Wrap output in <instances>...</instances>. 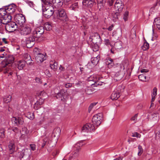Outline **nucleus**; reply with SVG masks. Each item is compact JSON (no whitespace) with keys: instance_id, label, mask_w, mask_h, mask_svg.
Here are the masks:
<instances>
[{"instance_id":"obj_7","label":"nucleus","mask_w":160,"mask_h":160,"mask_svg":"<svg viewBox=\"0 0 160 160\" xmlns=\"http://www.w3.org/2000/svg\"><path fill=\"white\" fill-rule=\"evenodd\" d=\"M102 114L101 113H98L94 115L92 119V123L96 125V126H99L101 123L102 120Z\"/></svg>"},{"instance_id":"obj_62","label":"nucleus","mask_w":160,"mask_h":160,"mask_svg":"<svg viewBox=\"0 0 160 160\" xmlns=\"http://www.w3.org/2000/svg\"><path fill=\"white\" fill-rule=\"evenodd\" d=\"M115 0H110L109 1H108V3L109 5L110 6H112Z\"/></svg>"},{"instance_id":"obj_35","label":"nucleus","mask_w":160,"mask_h":160,"mask_svg":"<svg viewBox=\"0 0 160 160\" xmlns=\"http://www.w3.org/2000/svg\"><path fill=\"white\" fill-rule=\"evenodd\" d=\"M145 42L142 46L141 47L142 49L144 51L147 50L149 48V44L147 41L145 40Z\"/></svg>"},{"instance_id":"obj_52","label":"nucleus","mask_w":160,"mask_h":160,"mask_svg":"<svg viewBox=\"0 0 160 160\" xmlns=\"http://www.w3.org/2000/svg\"><path fill=\"white\" fill-rule=\"evenodd\" d=\"M131 136L132 137H136L137 138H140L141 137V135L138 133L135 132L132 133Z\"/></svg>"},{"instance_id":"obj_53","label":"nucleus","mask_w":160,"mask_h":160,"mask_svg":"<svg viewBox=\"0 0 160 160\" xmlns=\"http://www.w3.org/2000/svg\"><path fill=\"white\" fill-rule=\"evenodd\" d=\"M22 134H27L28 133V131L27 128L26 127H24L22 128Z\"/></svg>"},{"instance_id":"obj_64","label":"nucleus","mask_w":160,"mask_h":160,"mask_svg":"<svg viewBox=\"0 0 160 160\" xmlns=\"http://www.w3.org/2000/svg\"><path fill=\"white\" fill-rule=\"evenodd\" d=\"M35 80L36 82L38 83L40 82H41V79L39 78L38 77H36L35 78Z\"/></svg>"},{"instance_id":"obj_6","label":"nucleus","mask_w":160,"mask_h":160,"mask_svg":"<svg viewBox=\"0 0 160 160\" xmlns=\"http://www.w3.org/2000/svg\"><path fill=\"white\" fill-rule=\"evenodd\" d=\"M5 24L4 29L5 30L10 32H11L15 31L18 28V25L14 22H10Z\"/></svg>"},{"instance_id":"obj_57","label":"nucleus","mask_w":160,"mask_h":160,"mask_svg":"<svg viewBox=\"0 0 160 160\" xmlns=\"http://www.w3.org/2000/svg\"><path fill=\"white\" fill-rule=\"evenodd\" d=\"M30 146L31 150L34 151L36 149V145L35 144H30Z\"/></svg>"},{"instance_id":"obj_16","label":"nucleus","mask_w":160,"mask_h":160,"mask_svg":"<svg viewBox=\"0 0 160 160\" xmlns=\"http://www.w3.org/2000/svg\"><path fill=\"white\" fill-rule=\"evenodd\" d=\"M12 121L14 126H18L19 125H22L23 123V119L20 117L16 118L13 117L12 119Z\"/></svg>"},{"instance_id":"obj_32","label":"nucleus","mask_w":160,"mask_h":160,"mask_svg":"<svg viewBox=\"0 0 160 160\" xmlns=\"http://www.w3.org/2000/svg\"><path fill=\"white\" fill-rule=\"evenodd\" d=\"M153 24L156 25L158 29L160 30V18H156L154 20Z\"/></svg>"},{"instance_id":"obj_50","label":"nucleus","mask_w":160,"mask_h":160,"mask_svg":"<svg viewBox=\"0 0 160 160\" xmlns=\"http://www.w3.org/2000/svg\"><path fill=\"white\" fill-rule=\"evenodd\" d=\"M25 2L31 8L34 7L35 5L32 2L28 0H26Z\"/></svg>"},{"instance_id":"obj_21","label":"nucleus","mask_w":160,"mask_h":160,"mask_svg":"<svg viewBox=\"0 0 160 160\" xmlns=\"http://www.w3.org/2000/svg\"><path fill=\"white\" fill-rule=\"evenodd\" d=\"M44 102V100L40 98L34 105V108L37 110L41 108L40 105L42 104Z\"/></svg>"},{"instance_id":"obj_24","label":"nucleus","mask_w":160,"mask_h":160,"mask_svg":"<svg viewBox=\"0 0 160 160\" xmlns=\"http://www.w3.org/2000/svg\"><path fill=\"white\" fill-rule=\"evenodd\" d=\"M99 57L98 56L92 58H91V65L92 67H94L98 63L99 60Z\"/></svg>"},{"instance_id":"obj_5","label":"nucleus","mask_w":160,"mask_h":160,"mask_svg":"<svg viewBox=\"0 0 160 160\" xmlns=\"http://www.w3.org/2000/svg\"><path fill=\"white\" fill-rule=\"evenodd\" d=\"M68 96V94L67 91L62 89L56 94L55 97L57 99H60L61 101L62 102H67Z\"/></svg>"},{"instance_id":"obj_40","label":"nucleus","mask_w":160,"mask_h":160,"mask_svg":"<svg viewBox=\"0 0 160 160\" xmlns=\"http://www.w3.org/2000/svg\"><path fill=\"white\" fill-rule=\"evenodd\" d=\"M78 8V3L75 2L73 4H72L70 7V9L71 10L75 11L76 9Z\"/></svg>"},{"instance_id":"obj_59","label":"nucleus","mask_w":160,"mask_h":160,"mask_svg":"<svg viewBox=\"0 0 160 160\" xmlns=\"http://www.w3.org/2000/svg\"><path fill=\"white\" fill-rule=\"evenodd\" d=\"M42 1L44 2V4H47L48 3H52V0H41Z\"/></svg>"},{"instance_id":"obj_2","label":"nucleus","mask_w":160,"mask_h":160,"mask_svg":"<svg viewBox=\"0 0 160 160\" xmlns=\"http://www.w3.org/2000/svg\"><path fill=\"white\" fill-rule=\"evenodd\" d=\"M6 55V54L5 53L0 55V58H3L5 57L3 61H2L1 62V66L2 68H5L8 65L9 67L11 66L14 60L13 56L8 55L7 57H5Z\"/></svg>"},{"instance_id":"obj_49","label":"nucleus","mask_w":160,"mask_h":160,"mask_svg":"<svg viewBox=\"0 0 160 160\" xmlns=\"http://www.w3.org/2000/svg\"><path fill=\"white\" fill-rule=\"evenodd\" d=\"M12 97L10 95H9L6 98H4L3 101L4 102L6 103H8L9 102L11 101V99Z\"/></svg>"},{"instance_id":"obj_22","label":"nucleus","mask_w":160,"mask_h":160,"mask_svg":"<svg viewBox=\"0 0 160 160\" xmlns=\"http://www.w3.org/2000/svg\"><path fill=\"white\" fill-rule=\"evenodd\" d=\"M82 142L83 141H82L80 143L77 144V145L79 147L77 148L76 152L74 153L70 157V159H72L73 158H75L78 156L79 154L78 152L79 150L80 149V146H82L83 145V144L82 143Z\"/></svg>"},{"instance_id":"obj_60","label":"nucleus","mask_w":160,"mask_h":160,"mask_svg":"<svg viewBox=\"0 0 160 160\" xmlns=\"http://www.w3.org/2000/svg\"><path fill=\"white\" fill-rule=\"evenodd\" d=\"M65 86L67 88H70L72 86V84L70 83H67L65 84Z\"/></svg>"},{"instance_id":"obj_61","label":"nucleus","mask_w":160,"mask_h":160,"mask_svg":"<svg viewBox=\"0 0 160 160\" xmlns=\"http://www.w3.org/2000/svg\"><path fill=\"white\" fill-rule=\"evenodd\" d=\"M12 130L16 133H17L18 131V129L17 127H12Z\"/></svg>"},{"instance_id":"obj_48","label":"nucleus","mask_w":160,"mask_h":160,"mask_svg":"<svg viewBox=\"0 0 160 160\" xmlns=\"http://www.w3.org/2000/svg\"><path fill=\"white\" fill-rule=\"evenodd\" d=\"M123 63L122 64H119V67L121 69H122V70H124V68H124V67H125V65H124L123 64V63H125L126 64V65L127 66L128 65V61L126 60H125L124 62H123Z\"/></svg>"},{"instance_id":"obj_20","label":"nucleus","mask_w":160,"mask_h":160,"mask_svg":"<svg viewBox=\"0 0 160 160\" xmlns=\"http://www.w3.org/2000/svg\"><path fill=\"white\" fill-rule=\"evenodd\" d=\"M91 41L92 43L94 44H99L102 42L101 38L99 35L98 34L96 36H92Z\"/></svg>"},{"instance_id":"obj_33","label":"nucleus","mask_w":160,"mask_h":160,"mask_svg":"<svg viewBox=\"0 0 160 160\" xmlns=\"http://www.w3.org/2000/svg\"><path fill=\"white\" fill-rule=\"evenodd\" d=\"M106 64L108 65V67L109 68H112L114 65L113 60L110 58H108L106 62Z\"/></svg>"},{"instance_id":"obj_15","label":"nucleus","mask_w":160,"mask_h":160,"mask_svg":"<svg viewBox=\"0 0 160 160\" xmlns=\"http://www.w3.org/2000/svg\"><path fill=\"white\" fill-rule=\"evenodd\" d=\"M116 11L121 12L124 7V4L120 0H117L115 4Z\"/></svg>"},{"instance_id":"obj_39","label":"nucleus","mask_w":160,"mask_h":160,"mask_svg":"<svg viewBox=\"0 0 160 160\" xmlns=\"http://www.w3.org/2000/svg\"><path fill=\"white\" fill-rule=\"evenodd\" d=\"M92 46V50L94 52H96L99 49V44L93 43Z\"/></svg>"},{"instance_id":"obj_14","label":"nucleus","mask_w":160,"mask_h":160,"mask_svg":"<svg viewBox=\"0 0 160 160\" xmlns=\"http://www.w3.org/2000/svg\"><path fill=\"white\" fill-rule=\"evenodd\" d=\"M35 38L33 36H32L27 38L26 40V45L28 48H31L34 45L35 40Z\"/></svg>"},{"instance_id":"obj_46","label":"nucleus","mask_w":160,"mask_h":160,"mask_svg":"<svg viewBox=\"0 0 160 160\" xmlns=\"http://www.w3.org/2000/svg\"><path fill=\"white\" fill-rule=\"evenodd\" d=\"M9 150L10 151V153H12V151L13 152L14 150L15 145L14 144L11 143L8 145Z\"/></svg>"},{"instance_id":"obj_8","label":"nucleus","mask_w":160,"mask_h":160,"mask_svg":"<svg viewBox=\"0 0 160 160\" xmlns=\"http://www.w3.org/2000/svg\"><path fill=\"white\" fill-rule=\"evenodd\" d=\"M19 28L22 34L27 35L31 33L32 27L30 25H25L20 26Z\"/></svg>"},{"instance_id":"obj_4","label":"nucleus","mask_w":160,"mask_h":160,"mask_svg":"<svg viewBox=\"0 0 160 160\" xmlns=\"http://www.w3.org/2000/svg\"><path fill=\"white\" fill-rule=\"evenodd\" d=\"M3 9V14L8 13L13 15L15 12L17 6L13 3L5 6Z\"/></svg>"},{"instance_id":"obj_47","label":"nucleus","mask_w":160,"mask_h":160,"mask_svg":"<svg viewBox=\"0 0 160 160\" xmlns=\"http://www.w3.org/2000/svg\"><path fill=\"white\" fill-rule=\"evenodd\" d=\"M96 77H95L94 76L91 75L90 77L88 78L87 79V80L88 81H92L95 82L96 81Z\"/></svg>"},{"instance_id":"obj_26","label":"nucleus","mask_w":160,"mask_h":160,"mask_svg":"<svg viewBox=\"0 0 160 160\" xmlns=\"http://www.w3.org/2000/svg\"><path fill=\"white\" fill-rule=\"evenodd\" d=\"M58 63L54 61H51L50 62V66L52 69L54 71H56L58 68Z\"/></svg>"},{"instance_id":"obj_3","label":"nucleus","mask_w":160,"mask_h":160,"mask_svg":"<svg viewBox=\"0 0 160 160\" xmlns=\"http://www.w3.org/2000/svg\"><path fill=\"white\" fill-rule=\"evenodd\" d=\"M55 14H56L58 18L63 21H66L68 20V18L66 11L62 8L55 9Z\"/></svg>"},{"instance_id":"obj_34","label":"nucleus","mask_w":160,"mask_h":160,"mask_svg":"<svg viewBox=\"0 0 160 160\" xmlns=\"http://www.w3.org/2000/svg\"><path fill=\"white\" fill-rule=\"evenodd\" d=\"M160 5V0H157L156 2L153 4L152 6L150 9V11H152L154 10L155 8L157 6H158Z\"/></svg>"},{"instance_id":"obj_1","label":"nucleus","mask_w":160,"mask_h":160,"mask_svg":"<svg viewBox=\"0 0 160 160\" xmlns=\"http://www.w3.org/2000/svg\"><path fill=\"white\" fill-rule=\"evenodd\" d=\"M42 11L43 16L47 18H50L53 13L55 14V10L52 6V3H48L42 6Z\"/></svg>"},{"instance_id":"obj_42","label":"nucleus","mask_w":160,"mask_h":160,"mask_svg":"<svg viewBox=\"0 0 160 160\" xmlns=\"http://www.w3.org/2000/svg\"><path fill=\"white\" fill-rule=\"evenodd\" d=\"M24 58L25 60L24 61L28 60V62L29 61H31L32 60L30 55L28 53H25L24 55Z\"/></svg>"},{"instance_id":"obj_17","label":"nucleus","mask_w":160,"mask_h":160,"mask_svg":"<svg viewBox=\"0 0 160 160\" xmlns=\"http://www.w3.org/2000/svg\"><path fill=\"white\" fill-rule=\"evenodd\" d=\"M26 63H27V64H29L30 65H32L33 64V63H32V62H28V60L19 61L17 63L18 68V69L20 70H22L24 67L25 66Z\"/></svg>"},{"instance_id":"obj_38","label":"nucleus","mask_w":160,"mask_h":160,"mask_svg":"<svg viewBox=\"0 0 160 160\" xmlns=\"http://www.w3.org/2000/svg\"><path fill=\"white\" fill-rule=\"evenodd\" d=\"M93 89L91 87L87 88L85 89V92L87 94L90 95L93 93Z\"/></svg>"},{"instance_id":"obj_18","label":"nucleus","mask_w":160,"mask_h":160,"mask_svg":"<svg viewBox=\"0 0 160 160\" xmlns=\"http://www.w3.org/2000/svg\"><path fill=\"white\" fill-rule=\"evenodd\" d=\"M35 59L37 62H42L46 59V57L43 54L39 53L35 57Z\"/></svg>"},{"instance_id":"obj_9","label":"nucleus","mask_w":160,"mask_h":160,"mask_svg":"<svg viewBox=\"0 0 160 160\" xmlns=\"http://www.w3.org/2000/svg\"><path fill=\"white\" fill-rule=\"evenodd\" d=\"M44 28L40 26L35 28L32 32L33 36L35 38H39L44 32Z\"/></svg>"},{"instance_id":"obj_41","label":"nucleus","mask_w":160,"mask_h":160,"mask_svg":"<svg viewBox=\"0 0 160 160\" xmlns=\"http://www.w3.org/2000/svg\"><path fill=\"white\" fill-rule=\"evenodd\" d=\"M4 73L9 74V75H8V76H9V75H12L13 73V70L10 68H7L4 70Z\"/></svg>"},{"instance_id":"obj_11","label":"nucleus","mask_w":160,"mask_h":160,"mask_svg":"<svg viewBox=\"0 0 160 160\" xmlns=\"http://www.w3.org/2000/svg\"><path fill=\"white\" fill-rule=\"evenodd\" d=\"M31 151L29 149H23L20 154H19V158L21 159L24 157L29 159V157L31 154Z\"/></svg>"},{"instance_id":"obj_19","label":"nucleus","mask_w":160,"mask_h":160,"mask_svg":"<svg viewBox=\"0 0 160 160\" xmlns=\"http://www.w3.org/2000/svg\"><path fill=\"white\" fill-rule=\"evenodd\" d=\"M82 3L83 6L91 8L93 6L94 3H95V2L91 0H83Z\"/></svg>"},{"instance_id":"obj_23","label":"nucleus","mask_w":160,"mask_h":160,"mask_svg":"<svg viewBox=\"0 0 160 160\" xmlns=\"http://www.w3.org/2000/svg\"><path fill=\"white\" fill-rule=\"evenodd\" d=\"M106 2V0H97L98 8L99 11H101V9L104 7Z\"/></svg>"},{"instance_id":"obj_43","label":"nucleus","mask_w":160,"mask_h":160,"mask_svg":"<svg viewBox=\"0 0 160 160\" xmlns=\"http://www.w3.org/2000/svg\"><path fill=\"white\" fill-rule=\"evenodd\" d=\"M27 117L30 119L32 120L34 118V114L33 113L28 112L27 114Z\"/></svg>"},{"instance_id":"obj_12","label":"nucleus","mask_w":160,"mask_h":160,"mask_svg":"<svg viewBox=\"0 0 160 160\" xmlns=\"http://www.w3.org/2000/svg\"><path fill=\"white\" fill-rule=\"evenodd\" d=\"M15 19L16 22L20 25V27L23 25L25 22V17L20 14H17L15 17Z\"/></svg>"},{"instance_id":"obj_54","label":"nucleus","mask_w":160,"mask_h":160,"mask_svg":"<svg viewBox=\"0 0 160 160\" xmlns=\"http://www.w3.org/2000/svg\"><path fill=\"white\" fill-rule=\"evenodd\" d=\"M104 83L102 82H99L98 81H96L94 83V85L96 86H101L102 85V84Z\"/></svg>"},{"instance_id":"obj_63","label":"nucleus","mask_w":160,"mask_h":160,"mask_svg":"<svg viewBox=\"0 0 160 160\" xmlns=\"http://www.w3.org/2000/svg\"><path fill=\"white\" fill-rule=\"evenodd\" d=\"M96 103H91L90 106H89V110L90 109H92V107H93V106H95L96 105Z\"/></svg>"},{"instance_id":"obj_13","label":"nucleus","mask_w":160,"mask_h":160,"mask_svg":"<svg viewBox=\"0 0 160 160\" xmlns=\"http://www.w3.org/2000/svg\"><path fill=\"white\" fill-rule=\"evenodd\" d=\"M95 130V127L93 125L90 123L86 124L82 128V131L83 132H91L92 131H94Z\"/></svg>"},{"instance_id":"obj_37","label":"nucleus","mask_w":160,"mask_h":160,"mask_svg":"<svg viewBox=\"0 0 160 160\" xmlns=\"http://www.w3.org/2000/svg\"><path fill=\"white\" fill-rule=\"evenodd\" d=\"M61 130L59 128H55L53 131V134L55 136H58L60 134Z\"/></svg>"},{"instance_id":"obj_36","label":"nucleus","mask_w":160,"mask_h":160,"mask_svg":"<svg viewBox=\"0 0 160 160\" xmlns=\"http://www.w3.org/2000/svg\"><path fill=\"white\" fill-rule=\"evenodd\" d=\"M44 28L47 31H49L52 29V26L50 23L48 22H46L44 24Z\"/></svg>"},{"instance_id":"obj_30","label":"nucleus","mask_w":160,"mask_h":160,"mask_svg":"<svg viewBox=\"0 0 160 160\" xmlns=\"http://www.w3.org/2000/svg\"><path fill=\"white\" fill-rule=\"evenodd\" d=\"M6 23L0 18V33H3Z\"/></svg>"},{"instance_id":"obj_51","label":"nucleus","mask_w":160,"mask_h":160,"mask_svg":"<svg viewBox=\"0 0 160 160\" xmlns=\"http://www.w3.org/2000/svg\"><path fill=\"white\" fill-rule=\"evenodd\" d=\"M5 130L4 129H0V137L1 138H4L5 137Z\"/></svg>"},{"instance_id":"obj_27","label":"nucleus","mask_w":160,"mask_h":160,"mask_svg":"<svg viewBox=\"0 0 160 160\" xmlns=\"http://www.w3.org/2000/svg\"><path fill=\"white\" fill-rule=\"evenodd\" d=\"M138 78L140 81L145 82H148L149 79V78L147 77L145 74L139 75L138 76Z\"/></svg>"},{"instance_id":"obj_55","label":"nucleus","mask_w":160,"mask_h":160,"mask_svg":"<svg viewBox=\"0 0 160 160\" xmlns=\"http://www.w3.org/2000/svg\"><path fill=\"white\" fill-rule=\"evenodd\" d=\"M138 115V114H135L134 116H133L131 118V120L132 121H133L135 122H136L137 120Z\"/></svg>"},{"instance_id":"obj_31","label":"nucleus","mask_w":160,"mask_h":160,"mask_svg":"<svg viewBox=\"0 0 160 160\" xmlns=\"http://www.w3.org/2000/svg\"><path fill=\"white\" fill-rule=\"evenodd\" d=\"M122 42L120 41L116 42L114 44V47L116 49H119L122 48Z\"/></svg>"},{"instance_id":"obj_10","label":"nucleus","mask_w":160,"mask_h":160,"mask_svg":"<svg viewBox=\"0 0 160 160\" xmlns=\"http://www.w3.org/2000/svg\"><path fill=\"white\" fill-rule=\"evenodd\" d=\"M3 8H0V18H3V20H5V22H4V23H5L6 24L10 22L13 15L8 13L3 14Z\"/></svg>"},{"instance_id":"obj_29","label":"nucleus","mask_w":160,"mask_h":160,"mask_svg":"<svg viewBox=\"0 0 160 160\" xmlns=\"http://www.w3.org/2000/svg\"><path fill=\"white\" fill-rule=\"evenodd\" d=\"M120 12L117 11H116L115 12L112 13V16L113 18V20L114 22H116L118 19L119 16L120 15Z\"/></svg>"},{"instance_id":"obj_44","label":"nucleus","mask_w":160,"mask_h":160,"mask_svg":"<svg viewBox=\"0 0 160 160\" xmlns=\"http://www.w3.org/2000/svg\"><path fill=\"white\" fill-rule=\"evenodd\" d=\"M138 155L140 156L142 153L143 152V149L142 148V146L141 145H138Z\"/></svg>"},{"instance_id":"obj_56","label":"nucleus","mask_w":160,"mask_h":160,"mask_svg":"<svg viewBox=\"0 0 160 160\" xmlns=\"http://www.w3.org/2000/svg\"><path fill=\"white\" fill-rule=\"evenodd\" d=\"M157 94V89L154 87L153 89V92L152 94L153 96H156Z\"/></svg>"},{"instance_id":"obj_28","label":"nucleus","mask_w":160,"mask_h":160,"mask_svg":"<svg viewBox=\"0 0 160 160\" xmlns=\"http://www.w3.org/2000/svg\"><path fill=\"white\" fill-rule=\"evenodd\" d=\"M52 2L58 7H61L63 4V0H52Z\"/></svg>"},{"instance_id":"obj_25","label":"nucleus","mask_w":160,"mask_h":160,"mask_svg":"<svg viewBox=\"0 0 160 160\" xmlns=\"http://www.w3.org/2000/svg\"><path fill=\"white\" fill-rule=\"evenodd\" d=\"M120 93L119 92L114 91L111 95V98L112 100H116L120 97Z\"/></svg>"},{"instance_id":"obj_45","label":"nucleus","mask_w":160,"mask_h":160,"mask_svg":"<svg viewBox=\"0 0 160 160\" xmlns=\"http://www.w3.org/2000/svg\"><path fill=\"white\" fill-rule=\"evenodd\" d=\"M128 12L126 11L123 14V19L125 21H126L128 20Z\"/></svg>"},{"instance_id":"obj_58","label":"nucleus","mask_w":160,"mask_h":160,"mask_svg":"<svg viewBox=\"0 0 160 160\" xmlns=\"http://www.w3.org/2000/svg\"><path fill=\"white\" fill-rule=\"evenodd\" d=\"M104 42L105 45H110L111 46L110 43V41L108 39H104Z\"/></svg>"}]
</instances>
